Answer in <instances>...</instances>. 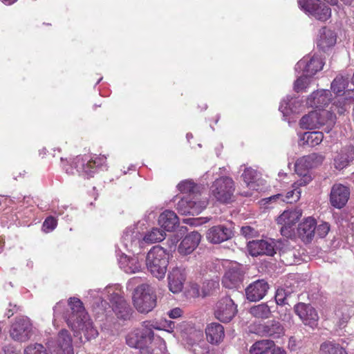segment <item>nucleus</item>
<instances>
[{"instance_id":"f257e3e1","label":"nucleus","mask_w":354,"mask_h":354,"mask_svg":"<svg viewBox=\"0 0 354 354\" xmlns=\"http://www.w3.org/2000/svg\"><path fill=\"white\" fill-rule=\"evenodd\" d=\"M70 313L65 315V319L69 328L75 333H83L86 340L95 339L98 335L97 328L86 312L83 303L76 297L68 299Z\"/></svg>"},{"instance_id":"f03ea898","label":"nucleus","mask_w":354,"mask_h":354,"mask_svg":"<svg viewBox=\"0 0 354 354\" xmlns=\"http://www.w3.org/2000/svg\"><path fill=\"white\" fill-rule=\"evenodd\" d=\"M170 254L160 245L152 247L146 257L148 270L158 279L164 278L167 272Z\"/></svg>"},{"instance_id":"7ed1b4c3","label":"nucleus","mask_w":354,"mask_h":354,"mask_svg":"<svg viewBox=\"0 0 354 354\" xmlns=\"http://www.w3.org/2000/svg\"><path fill=\"white\" fill-rule=\"evenodd\" d=\"M106 165V157L104 155L77 156L71 162V167L87 178L94 176L99 169Z\"/></svg>"},{"instance_id":"20e7f679","label":"nucleus","mask_w":354,"mask_h":354,"mask_svg":"<svg viewBox=\"0 0 354 354\" xmlns=\"http://www.w3.org/2000/svg\"><path fill=\"white\" fill-rule=\"evenodd\" d=\"M133 306L141 313H148L156 306V295L147 284H141L134 290Z\"/></svg>"},{"instance_id":"39448f33","label":"nucleus","mask_w":354,"mask_h":354,"mask_svg":"<svg viewBox=\"0 0 354 354\" xmlns=\"http://www.w3.org/2000/svg\"><path fill=\"white\" fill-rule=\"evenodd\" d=\"M211 194L221 203H229L232 201L235 184L232 178L222 176L214 180L211 187Z\"/></svg>"},{"instance_id":"423d86ee","label":"nucleus","mask_w":354,"mask_h":354,"mask_svg":"<svg viewBox=\"0 0 354 354\" xmlns=\"http://www.w3.org/2000/svg\"><path fill=\"white\" fill-rule=\"evenodd\" d=\"M142 328H135L126 336L127 344L135 348H142L144 342L146 339L152 341L154 336L153 328L158 329L152 322L145 321L142 322Z\"/></svg>"},{"instance_id":"0eeeda50","label":"nucleus","mask_w":354,"mask_h":354,"mask_svg":"<svg viewBox=\"0 0 354 354\" xmlns=\"http://www.w3.org/2000/svg\"><path fill=\"white\" fill-rule=\"evenodd\" d=\"M9 334L15 342H27L32 335V324L27 317H17L10 326Z\"/></svg>"},{"instance_id":"6e6552de","label":"nucleus","mask_w":354,"mask_h":354,"mask_svg":"<svg viewBox=\"0 0 354 354\" xmlns=\"http://www.w3.org/2000/svg\"><path fill=\"white\" fill-rule=\"evenodd\" d=\"M301 216V212L297 209L286 210L277 219L281 225V234L286 238L295 236V225Z\"/></svg>"},{"instance_id":"1a4fd4ad","label":"nucleus","mask_w":354,"mask_h":354,"mask_svg":"<svg viewBox=\"0 0 354 354\" xmlns=\"http://www.w3.org/2000/svg\"><path fill=\"white\" fill-rule=\"evenodd\" d=\"M299 6L317 19L326 21L331 16V10L320 0H299Z\"/></svg>"},{"instance_id":"9d476101","label":"nucleus","mask_w":354,"mask_h":354,"mask_svg":"<svg viewBox=\"0 0 354 354\" xmlns=\"http://www.w3.org/2000/svg\"><path fill=\"white\" fill-rule=\"evenodd\" d=\"M237 313L236 306L228 296L222 297L216 304L214 315L222 322H229Z\"/></svg>"},{"instance_id":"9b49d317","label":"nucleus","mask_w":354,"mask_h":354,"mask_svg":"<svg viewBox=\"0 0 354 354\" xmlns=\"http://www.w3.org/2000/svg\"><path fill=\"white\" fill-rule=\"evenodd\" d=\"M294 312L304 325L313 328L317 326L319 317L317 310L311 304L299 302L295 305Z\"/></svg>"},{"instance_id":"f8f14e48","label":"nucleus","mask_w":354,"mask_h":354,"mask_svg":"<svg viewBox=\"0 0 354 354\" xmlns=\"http://www.w3.org/2000/svg\"><path fill=\"white\" fill-rule=\"evenodd\" d=\"M206 207L205 201L194 200L191 196H187L180 200L176 205L178 212L182 215H198Z\"/></svg>"},{"instance_id":"ddd939ff","label":"nucleus","mask_w":354,"mask_h":354,"mask_svg":"<svg viewBox=\"0 0 354 354\" xmlns=\"http://www.w3.org/2000/svg\"><path fill=\"white\" fill-rule=\"evenodd\" d=\"M249 253L253 257L273 256L276 254L275 243L272 240H254L248 243Z\"/></svg>"},{"instance_id":"4468645a","label":"nucleus","mask_w":354,"mask_h":354,"mask_svg":"<svg viewBox=\"0 0 354 354\" xmlns=\"http://www.w3.org/2000/svg\"><path fill=\"white\" fill-rule=\"evenodd\" d=\"M350 196V189L346 186L336 183L331 188L330 203L335 208L341 209L346 205Z\"/></svg>"},{"instance_id":"2eb2a0df","label":"nucleus","mask_w":354,"mask_h":354,"mask_svg":"<svg viewBox=\"0 0 354 354\" xmlns=\"http://www.w3.org/2000/svg\"><path fill=\"white\" fill-rule=\"evenodd\" d=\"M110 303L118 319L123 321L130 319L132 315V309L123 297L118 294H113Z\"/></svg>"},{"instance_id":"dca6fc26","label":"nucleus","mask_w":354,"mask_h":354,"mask_svg":"<svg viewBox=\"0 0 354 354\" xmlns=\"http://www.w3.org/2000/svg\"><path fill=\"white\" fill-rule=\"evenodd\" d=\"M257 333L263 337H268L274 339H279L285 335L283 325L278 321L270 320L257 326Z\"/></svg>"},{"instance_id":"f3484780","label":"nucleus","mask_w":354,"mask_h":354,"mask_svg":"<svg viewBox=\"0 0 354 354\" xmlns=\"http://www.w3.org/2000/svg\"><path fill=\"white\" fill-rule=\"evenodd\" d=\"M232 228L225 225H214L206 232L207 240L214 244H218L230 239L233 236Z\"/></svg>"},{"instance_id":"a211bd4d","label":"nucleus","mask_w":354,"mask_h":354,"mask_svg":"<svg viewBox=\"0 0 354 354\" xmlns=\"http://www.w3.org/2000/svg\"><path fill=\"white\" fill-rule=\"evenodd\" d=\"M243 279V272L240 265L234 264L225 272L222 279V284L226 288H239L242 284Z\"/></svg>"},{"instance_id":"6ab92c4d","label":"nucleus","mask_w":354,"mask_h":354,"mask_svg":"<svg viewBox=\"0 0 354 354\" xmlns=\"http://www.w3.org/2000/svg\"><path fill=\"white\" fill-rule=\"evenodd\" d=\"M269 289V285L263 279H258L250 283L245 289L247 299L250 301L262 299Z\"/></svg>"},{"instance_id":"aec40b11","label":"nucleus","mask_w":354,"mask_h":354,"mask_svg":"<svg viewBox=\"0 0 354 354\" xmlns=\"http://www.w3.org/2000/svg\"><path fill=\"white\" fill-rule=\"evenodd\" d=\"M169 289L173 293H178L183 288L184 282L186 279L185 269L174 268L168 274Z\"/></svg>"},{"instance_id":"412c9836","label":"nucleus","mask_w":354,"mask_h":354,"mask_svg":"<svg viewBox=\"0 0 354 354\" xmlns=\"http://www.w3.org/2000/svg\"><path fill=\"white\" fill-rule=\"evenodd\" d=\"M317 222L312 217L306 218L297 227V234L303 242L310 243L315 236Z\"/></svg>"},{"instance_id":"4be33fe9","label":"nucleus","mask_w":354,"mask_h":354,"mask_svg":"<svg viewBox=\"0 0 354 354\" xmlns=\"http://www.w3.org/2000/svg\"><path fill=\"white\" fill-rule=\"evenodd\" d=\"M201 239V234L197 232L189 233L181 241L178 248L180 254L187 255L191 254L198 245Z\"/></svg>"},{"instance_id":"5701e85b","label":"nucleus","mask_w":354,"mask_h":354,"mask_svg":"<svg viewBox=\"0 0 354 354\" xmlns=\"http://www.w3.org/2000/svg\"><path fill=\"white\" fill-rule=\"evenodd\" d=\"M332 94L329 90L313 92L307 100V104L316 109H324L331 101Z\"/></svg>"},{"instance_id":"b1692460","label":"nucleus","mask_w":354,"mask_h":354,"mask_svg":"<svg viewBox=\"0 0 354 354\" xmlns=\"http://www.w3.org/2000/svg\"><path fill=\"white\" fill-rule=\"evenodd\" d=\"M296 66L297 68H302L304 73L312 77L323 68L324 62L320 57L313 56L309 61L301 59Z\"/></svg>"},{"instance_id":"393cba45","label":"nucleus","mask_w":354,"mask_h":354,"mask_svg":"<svg viewBox=\"0 0 354 354\" xmlns=\"http://www.w3.org/2000/svg\"><path fill=\"white\" fill-rule=\"evenodd\" d=\"M207 340L212 344H218L225 337L223 326L218 323L213 322L205 328Z\"/></svg>"},{"instance_id":"a878e982","label":"nucleus","mask_w":354,"mask_h":354,"mask_svg":"<svg viewBox=\"0 0 354 354\" xmlns=\"http://www.w3.org/2000/svg\"><path fill=\"white\" fill-rule=\"evenodd\" d=\"M354 160V147L348 146L344 148L334 159L335 169L342 170L349 165Z\"/></svg>"},{"instance_id":"bb28decb","label":"nucleus","mask_w":354,"mask_h":354,"mask_svg":"<svg viewBox=\"0 0 354 354\" xmlns=\"http://www.w3.org/2000/svg\"><path fill=\"white\" fill-rule=\"evenodd\" d=\"M324 160V156L316 153L303 156L295 164L296 171H297L299 167H304L306 169L317 167L322 165Z\"/></svg>"},{"instance_id":"cd10ccee","label":"nucleus","mask_w":354,"mask_h":354,"mask_svg":"<svg viewBox=\"0 0 354 354\" xmlns=\"http://www.w3.org/2000/svg\"><path fill=\"white\" fill-rule=\"evenodd\" d=\"M158 223L165 230L171 232L178 225V218L175 212L171 210H165L160 214Z\"/></svg>"},{"instance_id":"c85d7f7f","label":"nucleus","mask_w":354,"mask_h":354,"mask_svg":"<svg viewBox=\"0 0 354 354\" xmlns=\"http://www.w3.org/2000/svg\"><path fill=\"white\" fill-rule=\"evenodd\" d=\"M59 350L58 354H74L72 345V337L67 330L59 331L57 337Z\"/></svg>"},{"instance_id":"c756f323","label":"nucleus","mask_w":354,"mask_h":354,"mask_svg":"<svg viewBox=\"0 0 354 354\" xmlns=\"http://www.w3.org/2000/svg\"><path fill=\"white\" fill-rule=\"evenodd\" d=\"M336 39V35L333 30L324 27L320 30L317 46L323 51H325L335 44Z\"/></svg>"},{"instance_id":"7c9ffc66","label":"nucleus","mask_w":354,"mask_h":354,"mask_svg":"<svg viewBox=\"0 0 354 354\" xmlns=\"http://www.w3.org/2000/svg\"><path fill=\"white\" fill-rule=\"evenodd\" d=\"M319 115L317 114V109L304 115L300 120V126L303 129H310L320 127V122L318 121Z\"/></svg>"},{"instance_id":"2f4dec72","label":"nucleus","mask_w":354,"mask_h":354,"mask_svg":"<svg viewBox=\"0 0 354 354\" xmlns=\"http://www.w3.org/2000/svg\"><path fill=\"white\" fill-rule=\"evenodd\" d=\"M317 114L320 116L318 120L320 122V127L326 126L325 131L329 132L335 123V115L331 111L325 109H317Z\"/></svg>"},{"instance_id":"473e14b6","label":"nucleus","mask_w":354,"mask_h":354,"mask_svg":"<svg viewBox=\"0 0 354 354\" xmlns=\"http://www.w3.org/2000/svg\"><path fill=\"white\" fill-rule=\"evenodd\" d=\"M121 267L125 272L132 274L139 272L142 269V262L138 257H125L120 262Z\"/></svg>"},{"instance_id":"72a5a7b5","label":"nucleus","mask_w":354,"mask_h":354,"mask_svg":"<svg viewBox=\"0 0 354 354\" xmlns=\"http://www.w3.org/2000/svg\"><path fill=\"white\" fill-rule=\"evenodd\" d=\"M275 344L273 340L263 339L256 342L250 348V354H266L273 347Z\"/></svg>"},{"instance_id":"f704fd0d","label":"nucleus","mask_w":354,"mask_h":354,"mask_svg":"<svg viewBox=\"0 0 354 354\" xmlns=\"http://www.w3.org/2000/svg\"><path fill=\"white\" fill-rule=\"evenodd\" d=\"M324 139V134L321 131H308L304 133L301 140L304 142L301 145L306 144L309 147H315L319 145Z\"/></svg>"},{"instance_id":"c9c22d12","label":"nucleus","mask_w":354,"mask_h":354,"mask_svg":"<svg viewBox=\"0 0 354 354\" xmlns=\"http://www.w3.org/2000/svg\"><path fill=\"white\" fill-rule=\"evenodd\" d=\"M348 78L337 75L331 83V90L336 95L340 96L346 94L345 89L348 86Z\"/></svg>"},{"instance_id":"e433bc0d","label":"nucleus","mask_w":354,"mask_h":354,"mask_svg":"<svg viewBox=\"0 0 354 354\" xmlns=\"http://www.w3.org/2000/svg\"><path fill=\"white\" fill-rule=\"evenodd\" d=\"M250 313L257 318L267 319L270 317L271 310L266 304H261L251 307Z\"/></svg>"},{"instance_id":"4c0bfd02","label":"nucleus","mask_w":354,"mask_h":354,"mask_svg":"<svg viewBox=\"0 0 354 354\" xmlns=\"http://www.w3.org/2000/svg\"><path fill=\"white\" fill-rule=\"evenodd\" d=\"M320 350L325 354H348L339 344L333 342H326L321 344Z\"/></svg>"},{"instance_id":"58836bf2","label":"nucleus","mask_w":354,"mask_h":354,"mask_svg":"<svg viewBox=\"0 0 354 354\" xmlns=\"http://www.w3.org/2000/svg\"><path fill=\"white\" fill-rule=\"evenodd\" d=\"M165 233L158 228H153L150 232L147 233L144 237V241L147 243L160 242L165 239Z\"/></svg>"},{"instance_id":"ea45409f","label":"nucleus","mask_w":354,"mask_h":354,"mask_svg":"<svg viewBox=\"0 0 354 354\" xmlns=\"http://www.w3.org/2000/svg\"><path fill=\"white\" fill-rule=\"evenodd\" d=\"M178 189L182 193L191 194H195L198 191V187L192 180H186L178 185Z\"/></svg>"},{"instance_id":"a19ab883","label":"nucleus","mask_w":354,"mask_h":354,"mask_svg":"<svg viewBox=\"0 0 354 354\" xmlns=\"http://www.w3.org/2000/svg\"><path fill=\"white\" fill-rule=\"evenodd\" d=\"M309 75L305 73L304 75L297 79L294 84V90L299 93L304 91L309 85Z\"/></svg>"},{"instance_id":"79ce46f5","label":"nucleus","mask_w":354,"mask_h":354,"mask_svg":"<svg viewBox=\"0 0 354 354\" xmlns=\"http://www.w3.org/2000/svg\"><path fill=\"white\" fill-rule=\"evenodd\" d=\"M24 354H48L44 346L40 344H30L24 350Z\"/></svg>"},{"instance_id":"37998d69","label":"nucleus","mask_w":354,"mask_h":354,"mask_svg":"<svg viewBox=\"0 0 354 354\" xmlns=\"http://www.w3.org/2000/svg\"><path fill=\"white\" fill-rule=\"evenodd\" d=\"M301 196V189L297 187H293L292 190H290L287 192L285 199H283V201H286L287 203H292L297 202Z\"/></svg>"},{"instance_id":"c03bdc74","label":"nucleus","mask_w":354,"mask_h":354,"mask_svg":"<svg viewBox=\"0 0 354 354\" xmlns=\"http://www.w3.org/2000/svg\"><path fill=\"white\" fill-rule=\"evenodd\" d=\"M256 176V171L250 168L245 169L242 174V178L247 186H250L254 181Z\"/></svg>"},{"instance_id":"a18cd8bd","label":"nucleus","mask_w":354,"mask_h":354,"mask_svg":"<svg viewBox=\"0 0 354 354\" xmlns=\"http://www.w3.org/2000/svg\"><path fill=\"white\" fill-rule=\"evenodd\" d=\"M219 284L217 281H208L203 283V296L205 297L207 295H210L212 290L213 289L218 288Z\"/></svg>"},{"instance_id":"49530a36","label":"nucleus","mask_w":354,"mask_h":354,"mask_svg":"<svg viewBox=\"0 0 354 354\" xmlns=\"http://www.w3.org/2000/svg\"><path fill=\"white\" fill-rule=\"evenodd\" d=\"M330 230V225L327 223H323L319 225H316L315 233L320 237H325Z\"/></svg>"},{"instance_id":"de8ad7c7","label":"nucleus","mask_w":354,"mask_h":354,"mask_svg":"<svg viewBox=\"0 0 354 354\" xmlns=\"http://www.w3.org/2000/svg\"><path fill=\"white\" fill-rule=\"evenodd\" d=\"M311 181L312 178L310 175L304 174L299 180L294 183V184L292 185V187H297L298 189H300V187L306 186Z\"/></svg>"},{"instance_id":"09e8293b","label":"nucleus","mask_w":354,"mask_h":354,"mask_svg":"<svg viewBox=\"0 0 354 354\" xmlns=\"http://www.w3.org/2000/svg\"><path fill=\"white\" fill-rule=\"evenodd\" d=\"M57 224V220L53 216L47 217L43 223V227L48 230H54Z\"/></svg>"},{"instance_id":"8fccbe9b","label":"nucleus","mask_w":354,"mask_h":354,"mask_svg":"<svg viewBox=\"0 0 354 354\" xmlns=\"http://www.w3.org/2000/svg\"><path fill=\"white\" fill-rule=\"evenodd\" d=\"M274 298L278 305L284 304L286 299L285 290L283 289H277Z\"/></svg>"},{"instance_id":"3c124183","label":"nucleus","mask_w":354,"mask_h":354,"mask_svg":"<svg viewBox=\"0 0 354 354\" xmlns=\"http://www.w3.org/2000/svg\"><path fill=\"white\" fill-rule=\"evenodd\" d=\"M241 232L246 238H251L257 233L256 230L250 226H243Z\"/></svg>"},{"instance_id":"603ef678","label":"nucleus","mask_w":354,"mask_h":354,"mask_svg":"<svg viewBox=\"0 0 354 354\" xmlns=\"http://www.w3.org/2000/svg\"><path fill=\"white\" fill-rule=\"evenodd\" d=\"M183 311L180 308H174L171 310H170L167 315L171 319H176L179 318L183 315Z\"/></svg>"},{"instance_id":"864d4df0","label":"nucleus","mask_w":354,"mask_h":354,"mask_svg":"<svg viewBox=\"0 0 354 354\" xmlns=\"http://www.w3.org/2000/svg\"><path fill=\"white\" fill-rule=\"evenodd\" d=\"M345 100H348L350 103H354V88L346 91Z\"/></svg>"},{"instance_id":"5fc2aeb1","label":"nucleus","mask_w":354,"mask_h":354,"mask_svg":"<svg viewBox=\"0 0 354 354\" xmlns=\"http://www.w3.org/2000/svg\"><path fill=\"white\" fill-rule=\"evenodd\" d=\"M271 354H286V352L283 348L281 347H277L272 350Z\"/></svg>"},{"instance_id":"6e6d98bb","label":"nucleus","mask_w":354,"mask_h":354,"mask_svg":"<svg viewBox=\"0 0 354 354\" xmlns=\"http://www.w3.org/2000/svg\"><path fill=\"white\" fill-rule=\"evenodd\" d=\"M191 288L197 296L200 295L199 286L197 283H192Z\"/></svg>"},{"instance_id":"4d7b16f0","label":"nucleus","mask_w":354,"mask_h":354,"mask_svg":"<svg viewBox=\"0 0 354 354\" xmlns=\"http://www.w3.org/2000/svg\"><path fill=\"white\" fill-rule=\"evenodd\" d=\"M4 352H5V354H18L15 350H12L10 352L9 351V349L8 348L7 350L5 349L4 350Z\"/></svg>"},{"instance_id":"13d9d810","label":"nucleus","mask_w":354,"mask_h":354,"mask_svg":"<svg viewBox=\"0 0 354 354\" xmlns=\"http://www.w3.org/2000/svg\"><path fill=\"white\" fill-rule=\"evenodd\" d=\"M4 245V241L2 239H0V253L1 252Z\"/></svg>"},{"instance_id":"bf43d9fd","label":"nucleus","mask_w":354,"mask_h":354,"mask_svg":"<svg viewBox=\"0 0 354 354\" xmlns=\"http://www.w3.org/2000/svg\"><path fill=\"white\" fill-rule=\"evenodd\" d=\"M280 196H281V194H277V195H274V196H272V197H270L268 199H269L270 201H271V200H272V199H275V198H279Z\"/></svg>"},{"instance_id":"052dcab7","label":"nucleus","mask_w":354,"mask_h":354,"mask_svg":"<svg viewBox=\"0 0 354 354\" xmlns=\"http://www.w3.org/2000/svg\"><path fill=\"white\" fill-rule=\"evenodd\" d=\"M345 109L343 106L338 109L337 111L339 113L342 114L344 112Z\"/></svg>"},{"instance_id":"680f3d73","label":"nucleus","mask_w":354,"mask_h":354,"mask_svg":"<svg viewBox=\"0 0 354 354\" xmlns=\"http://www.w3.org/2000/svg\"><path fill=\"white\" fill-rule=\"evenodd\" d=\"M3 1H6V2H8V4H11V3H13L15 1H17V0H3Z\"/></svg>"},{"instance_id":"e2e57ef3","label":"nucleus","mask_w":354,"mask_h":354,"mask_svg":"<svg viewBox=\"0 0 354 354\" xmlns=\"http://www.w3.org/2000/svg\"><path fill=\"white\" fill-rule=\"evenodd\" d=\"M203 354H216L215 352L212 350V351H207V352H205V353Z\"/></svg>"},{"instance_id":"0e129e2a","label":"nucleus","mask_w":354,"mask_h":354,"mask_svg":"<svg viewBox=\"0 0 354 354\" xmlns=\"http://www.w3.org/2000/svg\"><path fill=\"white\" fill-rule=\"evenodd\" d=\"M136 280H137V279L133 278V279H131L130 283H133Z\"/></svg>"},{"instance_id":"69168bd1","label":"nucleus","mask_w":354,"mask_h":354,"mask_svg":"<svg viewBox=\"0 0 354 354\" xmlns=\"http://www.w3.org/2000/svg\"><path fill=\"white\" fill-rule=\"evenodd\" d=\"M66 172H67L68 174H73V171H68V169H67V168H66Z\"/></svg>"},{"instance_id":"338daca9","label":"nucleus","mask_w":354,"mask_h":354,"mask_svg":"<svg viewBox=\"0 0 354 354\" xmlns=\"http://www.w3.org/2000/svg\"><path fill=\"white\" fill-rule=\"evenodd\" d=\"M12 315H13V313H8V317H11Z\"/></svg>"},{"instance_id":"774afa93","label":"nucleus","mask_w":354,"mask_h":354,"mask_svg":"<svg viewBox=\"0 0 354 354\" xmlns=\"http://www.w3.org/2000/svg\"><path fill=\"white\" fill-rule=\"evenodd\" d=\"M65 160H66V161H67V160H66V159H65ZM61 161L63 162L64 161V159L63 158H61Z\"/></svg>"}]
</instances>
